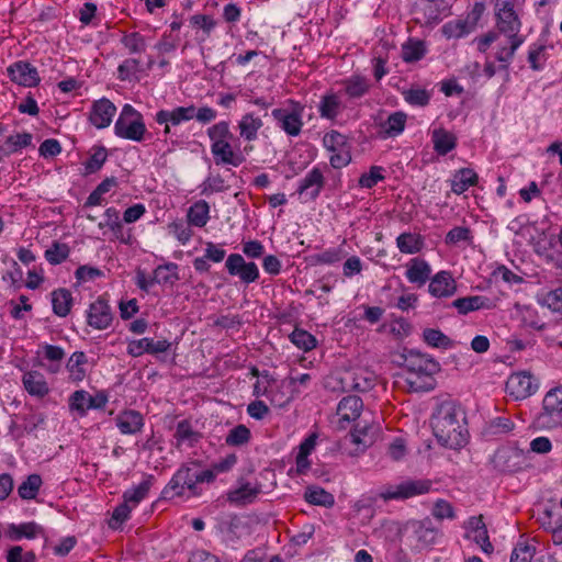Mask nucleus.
Here are the masks:
<instances>
[{
    "label": "nucleus",
    "mask_w": 562,
    "mask_h": 562,
    "mask_svg": "<svg viewBox=\"0 0 562 562\" xmlns=\"http://www.w3.org/2000/svg\"><path fill=\"white\" fill-rule=\"evenodd\" d=\"M431 427L438 442L443 447L460 449L468 442L465 412L453 401H445L437 407L431 416Z\"/></svg>",
    "instance_id": "1"
},
{
    "label": "nucleus",
    "mask_w": 562,
    "mask_h": 562,
    "mask_svg": "<svg viewBox=\"0 0 562 562\" xmlns=\"http://www.w3.org/2000/svg\"><path fill=\"white\" fill-rule=\"evenodd\" d=\"M202 483H213L212 472L200 470L196 462L183 463L161 491V497L164 499L181 497L186 495L187 491L190 496H200L202 494L200 484Z\"/></svg>",
    "instance_id": "2"
},
{
    "label": "nucleus",
    "mask_w": 562,
    "mask_h": 562,
    "mask_svg": "<svg viewBox=\"0 0 562 562\" xmlns=\"http://www.w3.org/2000/svg\"><path fill=\"white\" fill-rule=\"evenodd\" d=\"M407 369L405 382L411 392L430 391L435 387L432 375L440 370L439 363L418 350L409 349L403 355Z\"/></svg>",
    "instance_id": "3"
},
{
    "label": "nucleus",
    "mask_w": 562,
    "mask_h": 562,
    "mask_svg": "<svg viewBox=\"0 0 562 562\" xmlns=\"http://www.w3.org/2000/svg\"><path fill=\"white\" fill-rule=\"evenodd\" d=\"M529 451H525L517 446V442H509L498 448L493 458L494 469L504 474H514L521 472L530 467L528 463Z\"/></svg>",
    "instance_id": "4"
},
{
    "label": "nucleus",
    "mask_w": 562,
    "mask_h": 562,
    "mask_svg": "<svg viewBox=\"0 0 562 562\" xmlns=\"http://www.w3.org/2000/svg\"><path fill=\"white\" fill-rule=\"evenodd\" d=\"M114 133L121 138L142 142L146 133L142 114L131 104H125L114 124Z\"/></svg>",
    "instance_id": "5"
},
{
    "label": "nucleus",
    "mask_w": 562,
    "mask_h": 562,
    "mask_svg": "<svg viewBox=\"0 0 562 562\" xmlns=\"http://www.w3.org/2000/svg\"><path fill=\"white\" fill-rule=\"evenodd\" d=\"M304 105L289 100L283 108L273 109L271 115L277 125L289 136H299L303 127Z\"/></svg>",
    "instance_id": "6"
},
{
    "label": "nucleus",
    "mask_w": 562,
    "mask_h": 562,
    "mask_svg": "<svg viewBox=\"0 0 562 562\" xmlns=\"http://www.w3.org/2000/svg\"><path fill=\"white\" fill-rule=\"evenodd\" d=\"M432 483L430 480H405L398 484L386 485L380 492L379 496L387 501H405L418 495L429 493Z\"/></svg>",
    "instance_id": "7"
},
{
    "label": "nucleus",
    "mask_w": 562,
    "mask_h": 562,
    "mask_svg": "<svg viewBox=\"0 0 562 562\" xmlns=\"http://www.w3.org/2000/svg\"><path fill=\"white\" fill-rule=\"evenodd\" d=\"M517 0H497L495 3L496 27L506 37H520L518 35L521 22L515 11Z\"/></svg>",
    "instance_id": "8"
},
{
    "label": "nucleus",
    "mask_w": 562,
    "mask_h": 562,
    "mask_svg": "<svg viewBox=\"0 0 562 562\" xmlns=\"http://www.w3.org/2000/svg\"><path fill=\"white\" fill-rule=\"evenodd\" d=\"M562 420V386L551 389L542 402L538 422L544 427H554Z\"/></svg>",
    "instance_id": "9"
},
{
    "label": "nucleus",
    "mask_w": 562,
    "mask_h": 562,
    "mask_svg": "<svg viewBox=\"0 0 562 562\" xmlns=\"http://www.w3.org/2000/svg\"><path fill=\"white\" fill-rule=\"evenodd\" d=\"M340 383L344 392H368L375 385L376 374L367 368H356L344 372Z\"/></svg>",
    "instance_id": "10"
},
{
    "label": "nucleus",
    "mask_w": 562,
    "mask_h": 562,
    "mask_svg": "<svg viewBox=\"0 0 562 562\" xmlns=\"http://www.w3.org/2000/svg\"><path fill=\"white\" fill-rule=\"evenodd\" d=\"M231 276H236L244 283H252L259 279V269L255 262H246L239 254H231L225 262Z\"/></svg>",
    "instance_id": "11"
},
{
    "label": "nucleus",
    "mask_w": 562,
    "mask_h": 562,
    "mask_svg": "<svg viewBox=\"0 0 562 562\" xmlns=\"http://www.w3.org/2000/svg\"><path fill=\"white\" fill-rule=\"evenodd\" d=\"M10 80L19 86L32 88L41 82L37 69L29 61L18 60L7 68Z\"/></svg>",
    "instance_id": "12"
},
{
    "label": "nucleus",
    "mask_w": 562,
    "mask_h": 562,
    "mask_svg": "<svg viewBox=\"0 0 562 562\" xmlns=\"http://www.w3.org/2000/svg\"><path fill=\"white\" fill-rule=\"evenodd\" d=\"M113 321V313L104 295L99 296L90 304L87 312V323L94 329L103 330L110 327Z\"/></svg>",
    "instance_id": "13"
},
{
    "label": "nucleus",
    "mask_w": 562,
    "mask_h": 562,
    "mask_svg": "<svg viewBox=\"0 0 562 562\" xmlns=\"http://www.w3.org/2000/svg\"><path fill=\"white\" fill-rule=\"evenodd\" d=\"M538 389L533 376L528 372H518L509 376L506 382V390L516 400H522L532 395Z\"/></svg>",
    "instance_id": "14"
},
{
    "label": "nucleus",
    "mask_w": 562,
    "mask_h": 562,
    "mask_svg": "<svg viewBox=\"0 0 562 562\" xmlns=\"http://www.w3.org/2000/svg\"><path fill=\"white\" fill-rule=\"evenodd\" d=\"M171 347V344L167 339L154 340L153 338H142L131 340L127 345V353L137 358L144 353L158 355L167 352Z\"/></svg>",
    "instance_id": "15"
},
{
    "label": "nucleus",
    "mask_w": 562,
    "mask_h": 562,
    "mask_svg": "<svg viewBox=\"0 0 562 562\" xmlns=\"http://www.w3.org/2000/svg\"><path fill=\"white\" fill-rule=\"evenodd\" d=\"M211 153L216 166L238 167L246 160L241 151L234 150L231 140L211 144Z\"/></svg>",
    "instance_id": "16"
},
{
    "label": "nucleus",
    "mask_w": 562,
    "mask_h": 562,
    "mask_svg": "<svg viewBox=\"0 0 562 562\" xmlns=\"http://www.w3.org/2000/svg\"><path fill=\"white\" fill-rule=\"evenodd\" d=\"M325 184V178L319 168H313L300 181L297 193L304 196L305 201H314L321 194Z\"/></svg>",
    "instance_id": "17"
},
{
    "label": "nucleus",
    "mask_w": 562,
    "mask_h": 562,
    "mask_svg": "<svg viewBox=\"0 0 562 562\" xmlns=\"http://www.w3.org/2000/svg\"><path fill=\"white\" fill-rule=\"evenodd\" d=\"M115 112V105L109 99L102 98L92 103L89 121L97 128H104L111 124Z\"/></svg>",
    "instance_id": "18"
},
{
    "label": "nucleus",
    "mask_w": 562,
    "mask_h": 562,
    "mask_svg": "<svg viewBox=\"0 0 562 562\" xmlns=\"http://www.w3.org/2000/svg\"><path fill=\"white\" fill-rule=\"evenodd\" d=\"M193 119V105L189 106H177L173 110H160L156 113V122L158 124H165L164 133H170L169 123L172 125H179L182 122H188Z\"/></svg>",
    "instance_id": "19"
},
{
    "label": "nucleus",
    "mask_w": 562,
    "mask_h": 562,
    "mask_svg": "<svg viewBox=\"0 0 562 562\" xmlns=\"http://www.w3.org/2000/svg\"><path fill=\"white\" fill-rule=\"evenodd\" d=\"M429 281L428 291L435 297H450L457 292V282L449 271H439Z\"/></svg>",
    "instance_id": "20"
},
{
    "label": "nucleus",
    "mask_w": 562,
    "mask_h": 562,
    "mask_svg": "<svg viewBox=\"0 0 562 562\" xmlns=\"http://www.w3.org/2000/svg\"><path fill=\"white\" fill-rule=\"evenodd\" d=\"M262 127V119L254 112L245 113L237 123L239 137L248 143L258 138V132Z\"/></svg>",
    "instance_id": "21"
},
{
    "label": "nucleus",
    "mask_w": 562,
    "mask_h": 562,
    "mask_svg": "<svg viewBox=\"0 0 562 562\" xmlns=\"http://www.w3.org/2000/svg\"><path fill=\"white\" fill-rule=\"evenodd\" d=\"M115 424L123 435H135L144 427V417L137 411L126 409L116 416Z\"/></svg>",
    "instance_id": "22"
},
{
    "label": "nucleus",
    "mask_w": 562,
    "mask_h": 562,
    "mask_svg": "<svg viewBox=\"0 0 562 562\" xmlns=\"http://www.w3.org/2000/svg\"><path fill=\"white\" fill-rule=\"evenodd\" d=\"M431 268L429 263L418 257H415L409 260L407 265V270L405 276L407 280L416 284L417 286L424 285L428 280H430Z\"/></svg>",
    "instance_id": "23"
},
{
    "label": "nucleus",
    "mask_w": 562,
    "mask_h": 562,
    "mask_svg": "<svg viewBox=\"0 0 562 562\" xmlns=\"http://www.w3.org/2000/svg\"><path fill=\"white\" fill-rule=\"evenodd\" d=\"M22 383L25 391L38 398L46 396L49 393V386L45 376L35 370L27 371L22 376Z\"/></svg>",
    "instance_id": "24"
},
{
    "label": "nucleus",
    "mask_w": 562,
    "mask_h": 562,
    "mask_svg": "<svg viewBox=\"0 0 562 562\" xmlns=\"http://www.w3.org/2000/svg\"><path fill=\"white\" fill-rule=\"evenodd\" d=\"M260 492V485H252L247 482L237 488L228 491L227 502L235 506H245L251 504Z\"/></svg>",
    "instance_id": "25"
},
{
    "label": "nucleus",
    "mask_w": 562,
    "mask_h": 562,
    "mask_svg": "<svg viewBox=\"0 0 562 562\" xmlns=\"http://www.w3.org/2000/svg\"><path fill=\"white\" fill-rule=\"evenodd\" d=\"M363 403L359 396L348 395L345 396L337 406V415L340 417V423H350L356 420L362 411Z\"/></svg>",
    "instance_id": "26"
},
{
    "label": "nucleus",
    "mask_w": 562,
    "mask_h": 562,
    "mask_svg": "<svg viewBox=\"0 0 562 562\" xmlns=\"http://www.w3.org/2000/svg\"><path fill=\"white\" fill-rule=\"evenodd\" d=\"M105 222L99 223V227H109L114 237L125 245H130L132 243V236L128 233L125 235L124 227L122 222L120 221V213L115 207H108L104 212Z\"/></svg>",
    "instance_id": "27"
},
{
    "label": "nucleus",
    "mask_w": 562,
    "mask_h": 562,
    "mask_svg": "<svg viewBox=\"0 0 562 562\" xmlns=\"http://www.w3.org/2000/svg\"><path fill=\"white\" fill-rule=\"evenodd\" d=\"M344 108L341 98L335 92H328L322 95L318 112L321 117L334 121L342 112Z\"/></svg>",
    "instance_id": "28"
},
{
    "label": "nucleus",
    "mask_w": 562,
    "mask_h": 562,
    "mask_svg": "<svg viewBox=\"0 0 562 562\" xmlns=\"http://www.w3.org/2000/svg\"><path fill=\"white\" fill-rule=\"evenodd\" d=\"M412 528L420 547H428L436 542L439 531L429 518L412 522Z\"/></svg>",
    "instance_id": "29"
},
{
    "label": "nucleus",
    "mask_w": 562,
    "mask_h": 562,
    "mask_svg": "<svg viewBox=\"0 0 562 562\" xmlns=\"http://www.w3.org/2000/svg\"><path fill=\"white\" fill-rule=\"evenodd\" d=\"M451 305L458 310L459 314L462 315H467L470 312L479 310H488L493 306L491 300L482 295L459 297L454 300Z\"/></svg>",
    "instance_id": "30"
},
{
    "label": "nucleus",
    "mask_w": 562,
    "mask_h": 562,
    "mask_svg": "<svg viewBox=\"0 0 562 562\" xmlns=\"http://www.w3.org/2000/svg\"><path fill=\"white\" fill-rule=\"evenodd\" d=\"M155 481V476L151 474L145 475L144 480L135 487L126 490L123 493V501L128 503L132 508H135L149 493L150 487L153 486Z\"/></svg>",
    "instance_id": "31"
},
{
    "label": "nucleus",
    "mask_w": 562,
    "mask_h": 562,
    "mask_svg": "<svg viewBox=\"0 0 562 562\" xmlns=\"http://www.w3.org/2000/svg\"><path fill=\"white\" fill-rule=\"evenodd\" d=\"M477 173L470 168H462L453 175L451 180V190L456 194H462L470 187L477 183Z\"/></svg>",
    "instance_id": "32"
},
{
    "label": "nucleus",
    "mask_w": 562,
    "mask_h": 562,
    "mask_svg": "<svg viewBox=\"0 0 562 562\" xmlns=\"http://www.w3.org/2000/svg\"><path fill=\"white\" fill-rule=\"evenodd\" d=\"M52 306L55 315L66 317L72 306V295L68 289L60 288L52 292Z\"/></svg>",
    "instance_id": "33"
},
{
    "label": "nucleus",
    "mask_w": 562,
    "mask_h": 562,
    "mask_svg": "<svg viewBox=\"0 0 562 562\" xmlns=\"http://www.w3.org/2000/svg\"><path fill=\"white\" fill-rule=\"evenodd\" d=\"M431 139L434 149L439 155H447L457 147V137L445 128L434 130Z\"/></svg>",
    "instance_id": "34"
},
{
    "label": "nucleus",
    "mask_w": 562,
    "mask_h": 562,
    "mask_svg": "<svg viewBox=\"0 0 562 562\" xmlns=\"http://www.w3.org/2000/svg\"><path fill=\"white\" fill-rule=\"evenodd\" d=\"M524 43V37H507L506 43L497 49L495 58L501 63L499 69L507 70L516 50Z\"/></svg>",
    "instance_id": "35"
},
{
    "label": "nucleus",
    "mask_w": 562,
    "mask_h": 562,
    "mask_svg": "<svg viewBox=\"0 0 562 562\" xmlns=\"http://www.w3.org/2000/svg\"><path fill=\"white\" fill-rule=\"evenodd\" d=\"M33 136L31 133H15L5 138L4 144L0 147V153L10 156L21 149L32 145Z\"/></svg>",
    "instance_id": "36"
},
{
    "label": "nucleus",
    "mask_w": 562,
    "mask_h": 562,
    "mask_svg": "<svg viewBox=\"0 0 562 562\" xmlns=\"http://www.w3.org/2000/svg\"><path fill=\"white\" fill-rule=\"evenodd\" d=\"M424 245V238L419 234L405 232L396 238V246L402 254H417L423 249Z\"/></svg>",
    "instance_id": "37"
},
{
    "label": "nucleus",
    "mask_w": 562,
    "mask_h": 562,
    "mask_svg": "<svg viewBox=\"0 0 562 562\" xmlns=\"http://www.w3.org/2000/svg\"><path fill=\"white\" fill-rule=\"evenodd\" d=\"M173 437L177 440V447L182 443H187L188 446L193 447L202 436L199 431L193 429L191 423L188 419H183L177 424Z\"/></svg>",
    "instance_id": "38"
},
{
    "label": "nucleus",
    "mask_w": 562,
    "mask_h": 562,
    "mask_svg": "<svg viewBox=\"0 0 562 562\" xmlns=\"http://www.w3.org/2000/svg\"><path fill=\"white\" fill-rule=\"evenodd\" d=\"M474 29L465 19H457L445 23L441 27L442 35L450 38H461L473 32Z\"/></svg>",
    "instance_id": "39"
},
{
    "label": "nucleus",
    "mask_w": 562,
    "mask_h": 562,
    "mask_svg": "<svg viewBox=\"0 0 562 562\" xmlns=\"http://www.w3.org/2000/svg\"><path fill=\"white\" fill-rule=\"evenodd\" d=\"M304 499L312 505L326 508L335 505L334 495L319 486L307 487L304 493Z\"/></svg>",
    "instance_id": "40"
},
{
    "label": "nucleus",
    "mask_w": 562,
    "mask_h": 562,
    "mask_svg": "<svg viewBox=\"0 0 562 562\" xmlns=\"http://www.w3.org/2000/svg\"><path fill=\"white\" fill-rule=\"evenodd\" d=\"M87 363V356L83 351H76L74 352L70 358L68 359V362L66 364V368L69 372V379L74 382H80L86 376V369L85 364Z\"/></svg>",
    "instance_id": "41"
},
{
    "label": "nucleus",
    "mask_w": 562,
    "mask_h": 562,
    "mask_svg": "<svg viewBox=\"0 0 562 562\" xmlns=\"http://www.w3.org/2000/svg\"><path fill=\"white\" fill-rule=\"evenodd\" d=\"M406 120L407 115L404 112H394L390 114L383 123H381V128L387 137L397 136L404 131Z\"/></svg>",
    "instance_id": "42"
},
{
    "label": "nucleus",
    "mask_w": 562,
    "mask_h": 562,
    "mask_svg": "<svg viewBox=\"0 0 562 562\" xmlns=\"http://www.w3.org/2000/svg\"><path fill=\"white\" fill-rule=\"evenodd\" d=\"M210 205L206 201L200 200L190 206L188 211V223L196 227L206 225L210 218Z\"/></svg>",
    "instance_id": "43"
},
{
    "label": "nucleus",
    "mask_w": 562,
    "mask_h": 562,
    "mask_svg": "<svg viewBox=\"0 0 562 562\" xmlns=\"http://www.w3.org/2000/svg\"><path fill=\"white\" fill-rule=\"evenodd\" d=\"M9 531L13 540H20L22 538L34 539L44 533L43 527L34 521L11 525Z\"/></svg>",
    "instance_id": "44"
},
{
    "label": "nucleus",
    "mask_w": 562,
    "mask_h": 562,
    "mask_svg": "<svg viewBox=\"0 0 562 562\" xmlns=\"http://www.w3.org/2000/svg\"><path fill=\"white\" fill-rule=\"evenodd\" d=\"M345 92L351 99H358L370 90L369 80L361 76H351L344 81Z\"/></svg>",
    "instance_id": "45"
},
{
    "label": "nucleus",
    "mask_w": 562,
    "mask_h": 562,
    "mask_svg": "<svg viewBox=\"0 0 562 562\" xmlns=\"http://www.w3.org/2000/svg\"><path fill=\"white\" fill-rule=\"evenodd\" d=\"M120 42L130 55H140L147 48L145 36L139 32L124 33Z\"/></svg>",
    "instance_id": "46"
},
{
    "label": "nucleus",
    "mask_w": 562,
    "mask_h": 562,
    "mask_svg": "<svg viewBox=\"0 0 562 562\" xmlns=\"http://www.w3.org/2000/svg\"><path fill=\"white\" fill-rule=\"evenodd\" d=\"M142 71H144V68L140 59L137 57H130L119 65L117 78L121 81L130 80Z\"/></svg>",
    "instance_id": "47"
},
{
    "label": "nucleus",
    "mask_w": 562,
    "mask_h": 562,
    "mask_svg": "<svg viewBox=\"0 0 562 562\" xmlns=\"http://www.w3.org/2000/svg\"><path fill=\"white\" fill-rule=\"evenodd\" d=\"M423 338L426 344L435 348L449 349L453 346V341L439 329H424Z\"/></svg>",
    "instance_id": "48"
},
{
    "label": "nucleus",
    "mask_w": 562,
    "mask_h": 562,
    "mask_svg": "<svg viewBox=\"0 0 562 562\" xmlns=\"http://www.w3.org/2000/svg\"><path fill=\"white\" fill-rule=\"evenodd\" d=\"M290 340L299 349L305 352L313 350L317 345L316 338L305 329L301 328H295L292 331L290 335Z\"/></svg>",
    "instance_id": "49"
},
{
    "label": "nucleus",
    "mask_w": 562,
    "mask_h": 562,
    "mask_svg": "<svg viewBox=\"0 0 562 562\" xmlns=\"http://www.w3.org/2000/svg\"><path fill=\"white\" fill-rule=\"evenodd\" d=\"M402 94L408 104L420 108L428 105L431 98V93L428 90L418 87L404 90Z\"/></svg>",
    "instance_id": "50"
},
{
    "label": "nucleus",
    "mask_w": 562,
    "mask_h": 562,
    "mask_svg": "<svg viewBox=\"0 0 562 562\" xmlns=\"http://www.w3.org/2000/svg\"><path fill=\"white\" fill-rule=\"evenodd\" d=\"M42 477L38 474H30L25 481H23L19 488L18 493L23 499H33L36 497L38 490L42 485Z\"/></svg>",
    "instance_id": "51"
},
{
    "label": "nucleus",
    "mask_w": 562,
    "mask_h": 562,
    "mask_svg": "<svg viewBox=\"0 0 562 562\" xmlns=\"http://www.w3.org/2000/svg\"><path fill=\"white\" fill-rule=\"evenodd\" d=\"M108 158V151L103 146H94L90 157L85 162V171L87 175L99 171Z\"/></svg>",
    "instance_id": "52"
},
{
    "label": "nucleus",
    "mask_w": 562,
    "mask_h": 562,
    "mask_svg": "<svg viewBox=\"0 0 562 562\" xmlns=\"http://www.w3.org/2000/svg\"><path fill=\"white\" fill-rule=\"evenodd\" d=\"M178 266L173 262L160 265L154 270L155 283H170L173 284L179 280Z\"/></svg>",
    "instance_id": "53"
},
{
    "label": "nucleus",
    "mask_w": 562,
    "mask_h": 562,
    "mask_svg": "<svg viewBox=\"0 0 562 562\" xmlns=\"http://www.w3.org/2000/svg\"><path fill=\"white\" fill-rule=\"evenodd\" d=\"M70 252L67 244L53 241L52 246L45 250L44 257L50 265H59L65 261Z\"/></svg>",
    "instance_id": "54"
},
{
    "label": "nucleus",
    "mask_w": 562,
    "mask_h": 562,
    "mask_svg": "<svg viewBox=\"0 0 562 562\" xmlns=\"http://www.w3.org/2000/svg\"><path fill=\"white\" fill-rule=\"evenodd\" d=\"M207 137L211 140V144L220 143L223 140H232L234 138L233 133L229 128V123L227 121H221L206 130Z\"/></svg>",
    "instance_id": "55"
},
{
    "label": "nucleus",
    "mask_w": 562,
    "mask_h": 562,
    "mask_svg": "<svg viewBox=\"0 0 562 562\" xmlns=\"http://www.w3.org/2000/svg\"><path fill=\"white\" fill-rule=\"evenodd\" d=\"M250 430L245 425H237L229 430L225 438V442L231 447H239L246 445L250 440Z\"/></svg>",
    "instance_id": "56"
},
{
    "label": "nucleus",
    "mask_w": 562,
    "mask_h": 562,
    "mask_svg": "<svg viewBox=\"0 0 562 562\" xmlns=\"http://www.w3.org/2000/svg\"><path fill=\"white\" fill-rule=\"evenodd\" d=\"M376 430L378 428L374 426L364 425L360 427V425H357L351 432L352 441L357 445L369 447L373 443Z\"/></svg>",
    "instance_id": "57"
},
{
    "label": "nucleus",
    "mask_w": 562,
    "mask_h": 562,
    "mask_svg": "<svg viewBox=\"0 0 562 562\" xmlns=\"http://www.w3.org/2000/svg\"><path fill=\"white\" fill-rule=\"evenodd\" d=\"M323 145L329 151H336L345 147H349L347 136L337 131L326 133L323 137Z\"/></svg>",
    "instance_id": "58"
},
{
    "label": "nucleus",
    "mask_w": 562,
    "mask_h": 562,
    "mask_svg": "<svg viewBox=\"0 0 562 562\" xmlns=\"http://www.w3.org/2000/svg\"><path fill=\"white\" fill-rule=\"evenodd\" d=\"M426 53L423 42H409L403 45L402 57L407 63H413L422 59Z\"/></svg>",
    "instance_id": "59"
},
{
    "label": "nucleus",
    "mask_w": 562,
    "mask_h": 562,
    "mask_svg": "<svg viewBox=\"0 0 562 562\" xmlns=\"http://www.w3.org/2000/svg\"><path fill=\"white\" fill-rule=\"evenodd\" d=\"M539 303L552 312L562 311V288L551 290L539 299Z\"/></svg>",
    "instance_id": "60"
},
{
    "label": "nucleus",
    "mask_w": 562,
    "mask_h": 562,
    "mask_svg": "<svg viewBox=\"0 0 562 562\" xmlns=\"http://www.w3.org/2000/svg\"><path fill=\"white\" fill-rule=\"evenodd\" d=\"M536 552L533 546L519 541L513 550L510 562H531Z\"/></svg>",
    "instance_id": "61"
},
{
    "label": "nucleus",
    "mask_w": 562,
    "mask_h": 562,
    "mask_svg": "<svg viewBox=\"0 0 562 562\" xmlns=\"http://www.w3.org/2000/svg\"><path fill=\"white\" fill-rule=\"evenodd\" d=\"M237 463V457L234 453L227 454L225 458L220 459L216 462H213L209 469H204V471L212 472L213 482L216 476L221 473H226Z\"/></svg>",
    "instance_id": "62"
},
{
    "label": "nucleus",
    "mask_w": 562,
    "mask_h": 562,
    "mask_svg": "<svg viewBox=\"0 0 562 562\" xmlns=\"http://www.w3.org/2000/svg\"><path fill=\"white\" fill-rule=\"evenodd\" d=\"M538 520L541 527L551 533L562 524V517L560 516V514L554 513L551 509H544L539 515Z\"/></svg>",
    "instance_id": "63"
},
{
    "label": "nucleus",
    "mask_w": 562,
    "mask_h": 562,
    "mask_svg": "<svg viewBox=\"0 0 562 562\" xmlns=\"http://www.w3.org/2000/svg\"><path fill=\"white\" fill-rule=\"evenodd\" d=\"M7 562H36V555L33 551L23 552L22 547H12L7 554Z\"/></svg>",
    "instance_id": "64"
}]
</instances>
